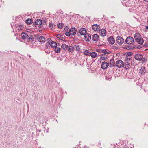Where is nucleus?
<instances>
[{
  "instance_id": "obj_24",
  "label": "nucleus",
  "mask_w": 148,
  "mask_h": 148,
  "mask_svg": "<svg viewBox=\"0 0 148 148\" xmlns=\"http://www.w3.org/2000/svg\"><path fill=\"white\" fill-rule=\"evenodd\" d=\"M35 23L37 25H40L42 23L41 20L40 19H38L36 21Z\"/></svg>"
},
{
  "instance_id": "obj_4",
  "label": "nucleus",
  "mask_w": 148,
  "mask_h": 148,
  "mask_svg": "<svg viewBox=\"0 0 148 148\" xmlns=\"http://www.w3.org/2000/svg\"><path fill=\"white\" fill-rule=\"evenodd\" d=\"M116 41L119 45H121L124 42V40L121 36H118L116 38Z\"/></svg>"
},
{
  "instance_id": "obj_50",
  "label": "nucleus",
  "mask_w": 148,
  "mask_h": 148,
  "mask_svg": "<svg viewBox=\"0 0 148 148\" xmlns=\"http://www.w3.org/2000/svg\"><path fill=\"white\" fill-rule=\"evenodd\" d=\"M101 45H99L98 46H101Z\"/></svg>"
},
{
  "instance_id": "obj_17",
  "label": "nucleus",
  "mask_w": 148,
  "mask_h": 148,
  "mask_svg": "<svg viewBox=\"0 0 148 148\" xmlns=\"http://www.w3.org/2000/svg\"><path fill=\"white\" fill-rule=\"evenodd\" d=\"M142 47H123V48L128 50H132L136 48L139 49L141 48Z\"/></svg>"
},
{
  "instance_id": "obj_18",
  "label": "nucleus",
  "mask_w": 148,
  "mask_h": 148,
  "mask_svg": "<svg viewBox=\"0 0 148 148\" xmlns=\"http://www.w3.org/2000/svg\"><path fill=\"white\" fill-rule=\"evenodd\" d=\"M63 48L64 49H67L69 51L71 52H73L75 49L74 47H65V48Z\"/></svg>"
},
{
  "instance_id": "obj_21",
  "label": "nucleus",
  "mask_w": 148,
  "mask_h": 148,
  "mask_svg": "<svg viewBox=\"0 0 148 148\" xmlns=\"http://www.w3.org/2000/svg\"><path fill=\"white\" fill-rule=\"evenodd\" d=\"M102 53L103 54L106 55V54H110L111 53V51H110L108 50L107 49H103L102 50Z\"/></svg>"
},
{
  "instance_id": "obj_3",
  "label": "nucleus",
  "mask_w": 148,
  "mask_h": 148,
  "mask_svg": "<svg viewBox=\"0 0 148 148\" xmlns=\"http://www.w3.org/2000/svg\"><path fill=\"white\" fill-rule=\"evenodd\" d=\"M21 36L22 38L23 39L27 40L28 41H32V39L31 38V35L28 36L27 34L25 32H23L21 34Z\"/></svg>"
},
{
  "instance_id": "obj_47",
  "label": "nucleus",
  "mask_w": 148,
  "mask_h": 148,
  "mask_svg": "<svg viewBox=\"0 0 148 148\" xmlns=\"http://www.w3.org/2000/svg\"><path fill=\"white\" fill-rule=\"evenodd\" d=\"M48 43H49L50 44V40H49L48 41Z\"/></svg>"
},
{
  "instance_id": "obj_30",
  "label": "nucleus",
  "mask_w": 148,
  "mask_h": 148,
  "mask_svg": "<svg viewBox=\"0 0 148 148\" xmlns=\"http://www.w3.org/2000/svg\"><path fill=\"white\" fill-rule=\"evenodd\" d=\"M97 56V54L95 52H93L92 53H90V56H91V57L95 58Z\"/></svg>"
},
{
  "instance_id": "obj_36",
  "label": "nucleus",
  "mask_w": 148,
  "mask_h": 148,
  "mask_svg": "<svg viewBox=\"0 0 148 148\" xmlns=\"http://www.w3.org/2000/svg\"><path fill=\"white\" fill-rule=\"evenodd\" d=\"M58 27L60 29H62L63 27L62 24L60 23H59L58 25Z\"/></svg>"
},
{
  "instance_id": "obj_5",
  "label": "nucleus",
  "mask_w": 148,
  "mask_h": 148,
  "mask_svg": "<svg viewBox=\"0 0 148 148\" xmlns=\"http://www.w3.org/2000/svg\"><path fill=\"white\" fill-rule=\"evenodd\" d=\"M134 40V39L131 36H129L127 38L125 41L127 44L131 45L133 43Z\"/></svg>"
},
{
  "instance_id": "obj_43",
  "label": "nucleus",
  "mask_w": 148,
  "mask_h": 148,
  "mask_svg": "<svg viewBox=\"0 0 148 148\" xmlns=\"http://www.w3.org/2000/svg\"><path fill=\"white\" fill-rule=\"evenodd\" d=\"M114 50H117L118 49V47H112Z\"/></svg>"
},
{
  "instance_id": "obj_14",
  "label": "nucleus",
  "mask_w": 148,
  "mask_h": 148,
  "mask_svg": "<svg viewBox=\"0 0 148 148\" xmlns=\"http://www.w3.org/2000/svg\"><path fill=\"white\" fill-rule=\"evenodd\" d=\"M84 39L86 41H89L91 39V36L89 34H86L84 35Z\"/></svg>"
},
{
  "instance_id": "obj_42",
  "label": "nucleus",
  "mask_w": 148,
  "mask_h": 148,
  "mask_svg": "<svg viewBox=\"0 0 148 148\" xmlns=\"http://www.w3.org/2000/svg\"><path fill=\"white\" fill-rule=\"evenodd\" d=\"M144 46H148V42H145Z\"/></svg>"
},
{
  "instance_id": "obj_32",
  "label": "nucleus",
  "mask_w": 148,
  "mask_h": 148,
  "mask_svg": "<svg viewBox=\"0 0 148 148\" xmlns=\"http://www.w3.org/2000/svg\"><path fill=\"white\" fill-rule=\"evenodd\" d=\"M121 147L122 148H128L127 145L125 143H123L121 144Z\"/></svg>"
},
{
  "instance_id": "obj_9",
  "label": "nucleus",
  "mask_w": 148,
  "mask_h": 148,
  "mask_svg": "<svg viewBox=\"0 0 148 148\" xmlns=\"http://www.w3.org/2000/svg\"><path fill=\"white\" fill-rule=\"evenodd\" d=\"M99 34L101 36L104 37L106 36V32L104 29H102L100 30Z\"/></svg>"
},
{
  "instance_id": "obj_8",
  "label": "nucleus",
  "mask_w": 148,
  "mask_h": 148,
  "mask_svg": "<svg viewBox=\"0 0 148 148\" xmlns=\"http://www.w3.org/2000/svg\"><path fill=\"white\" fill-rule=\"evenodd\" d=\"M109 65L108 63L104 61L102 62L101 65V68L103 69H106L107 68Z\"/></svg>"
},
{
  "instance_id": "obj_26",
  "label": "nucleus",
  "mask_w": 148,
  "mask_h": 148,
  "mask_svg": "<svg viewBox=\"0 0 148 148\" xmlns=\"http://www.w3.org/2000/svg\"><path fill=\"white\" fill-rule=\"evenodd\" d=\"M136 40L137 42L141 45H142L144 42V40L143 39L141 38L139 39L138 40Z\"/></svg>"
},
{
  "instance_id": "obj_7",
  "label": "nucleus",
  "mask_w": 148,
  "mask_h": 148,
  "mask_svg": "<svg viewBox=\"0 0 148 148\" xmlns=\"http://www.w3.org/2000/svg\"><path fill=\"white\" fill-rule=\"evenodd\" d=\"M100 26L97 24H94L92 25V29L95 31H98L100 30Z\"/></svg>"
},
{
  "instance_id": "obj_1",
  "label": "nucleus",
  "mask_w": 148,
  "mask_h": 148,
  "mask_svg": "<svg viewBox=\"0 0 148 148\" xmlns=\"http://www.w3.org/2000/svg\"><path fill=\"white\" fill-rule=\"evenodd\" d=\"M135 59L138 61H141L142 63H144L147 61L145 56L140 53L136 54L134 56Z\"/></svg>"
},
{
  "instance_id": "obj_27",
  "label": "nucleus",
  "mask_w": 148,
  "mask_h": 148,
  "mask_svg": "<svg viewBox=\"0 0 148 148\" xmlns=\"http://www.w3.org/2000/svg\"><path fill=\"white\" fill-rule=\"evenodd\" d=\"M136 40L137 42L141 45H142L144 42V40L143 39L141 38L139 39L138 40Z\"/></svg>"
},
{
  "instance_id": "obj_15",
  "label": "nucleus",
  "mask_w": 148,
  "mask_h": 148,
  "mask_svg": "<svg viewBox=\"0 0 148 148\" xmlns=\"http://www.w3.org/2000/svg\"><path fill=\"white\" fill-rule=\"evenodd\" d=\"M141 38V36L139 33H136L134 34V38L135 40H138Z\"/></svg>"
},
{
  "instance_id": "obj_33",
  "label": "nucleus",
  "mask_w": 148,
  "mask_h": 148,
  "mask_svg": "<svg viewBox=\"0 0 148 148\" xmlns=\"http://www.w3.org/2000/svg\"><path fill=\"white\" fill-rule=\"evenodd\" d=\"M57 45V43L54 41H52L51 42V46H56Z\"/></svg>"
},
{
  "instance_id": "obj_22",
  "label": "nucleus",
  "mask_w": 148,
  "mask_h": 148,
  "mask_svg": "<svg viewBox=\"0 0 148 148\" xmlns=\"http://www.w3.org/2000/svg\"><path fill=\"white\" fill-rule=\"evenodd\" d=\"M42 47V48H43L42 49H44V51L45 52L47 53H49L50 52V50H49V47Z\"/></svg>"
},
{
  "instance_id": "obj_54",
  "label": "nucleus",
  "mask_w": 148,
  "mask_h": 148,
  "mask_svg": "<svg viewBox=\"0 0 148 148\" xmlns=\"http://www.w3.org/2000/svg\"><path fill=\"white\" fill-rule=\"evenodd\" d=\"M40 49H42V48H41Z\"/></svg>"
},
{
  "instance_id": "obj_16",
  "label": "nucleus",
  "mask_w": 148,
  "mask_h": 148,
  "mask_svg": "<svg viewBox=\"0 0 148 148\" xmlns=\"http://www.w3.org/2000/svg\"><path fill=\"white\" fill-rule=\"evenodd\" d=\"M108 42L109 43L111 44H113L115 42L114 38L112 36H110L108 38Z\"/></svg>"
},
{
  "instance_id": "obj_49",
  "label": "nucleus",
  "mask_w": 148,
  "mask_h": 148,
  "mask_svg": "<svg viewBox=\"0 0 148 148\" xmlns=\"http://www.w3.org/2000/svg\"><path fill=\"white\" fill-rule=\"evenodd\" d=\"M148 50V49H145V50Z\"/></svg>"
},
{
  "instance_id": "obj_37",
  "label": "nucleus",
  "mask_w": 148,
  "mask_h": 148,
  "mask_svg": "<svg viewBox=\"0 0 148 148\" xmlns=\"http://www.w3.org/2000/svg\"><path fill=\"white\" fill-rule=\"evenodd\" d=\"M126 55H127L128 56H130L132 55L133 53L132 52H129L126 53Z\"/></svg>"
},
{
  "instance_id": "obj_20",
  "label": "nucleus",
  "mask_w": 148,
  "mask_h": 148,
  "mask_svg": "<svg viewBox=\"0 0 148 148\" xmlns=\"http://www.w3.org/2000/svg\"><path fill=\"white\" fill-rule=\"evenodd\" d=\"M107 59V55L103 54L100 56L101 61V60H106Z\"/></svg>"
},
{
  "instance_id": "obj_2",
  "label": "nucleus",
  "mask_w": 148,
  "mask_h": 148,
  "mask_svg": "<svg viewBox=\"0 0 148 148\" xmlns=\"http://www.w3.org/2000/svg\"><path fill=\"white\" fill-rule=\"evenodd\" d=\"M131 58H130L128 56L126 57L124 60V65L123 67L126 69H128L131 66L132 62L130 61Z\"/></svg>"
},
{
  "instance_id": "obj_46",
  "label": "nucleus",
  "mask_w": 148,
  "mask_h": 148,
  "mask_svg": "<svg viewBox=\"0 0 148 148\" xmlns=\"http://www.w3.org/2000/svg\"><path fill=\"white\" fill-rule=\"evenodd\" d=\"M98 144L99 145H100L101 144V143H99Z\"/></svg>"
},
{
  "instance_id": "obj_53",
  "label": "nucleus",
  "mask_w": 148,
  "mask_h": 148,
  "mask_svg": "<svg viewBox=\"0 0 148 148\" xmlns=\"http://www.w3.org/2000/svg\"><path fill=\"white\" fill-rule=\"evenodd\" d=\"M147 66L148 67V64L147 65Z\"/></svg>"
},
{
  "instance_id": "obj_55",
  "label": "nucleus",
  "mask_w": 148,
  "mask_h": 148,
  "mask_svg": "<svg viewBox=\"0 0 148 148\" xmlns=\"http://www.w3.org/2000/svg\"><path fill=\"white\" fill-rule=\"evenodd\" d=\"M29 57H31L30 56V55H29Z\"/></svg>"
},
{
  "instance_id": "obj_45",
  "label": "nucleus",
  "mask_w": 148,
  "mask_h": 148,
  "mask_svg": "<svg viewBox=\"0 0 148 148\" xmlns=\"http://www.w3.org/2000/svg\"><path fill=\"white\" fill-rule=\"evenodd\" d=\"M144 1L146 2H148V0H144Z\"/></svg>"
},
{
  "instance_id": "obj_39",
  "label": "nucleus",
  "mask_w": 148,
  "mask_h": 148,
  "mask_svg": "<svg viewBox=\"0 0 148 148\" xmlns=\"http://www.w3.org/2000/svg\"><path fill=\"white\" fill-rule=\"evenodd\" d=\"M54 25L53 24H49V26L51 28H52L54 27Z\"/></svg>"
},
{
  "instance_id": "obj_48",
  "label": "nucleus",
  "mask_w": 148,
  "mask_h": 148,
  "mask_svg": "<svg viewBox=\"0 0 148 148\" xmlns=\"http://www.w3.org/2000/svg\"><path fill=\"white\" fill-rule=\"evenodd\" d=\"M146 28L148 29V26H147L146 27Z\"/></svg>"
},
{
  "instance_id": "obj_28",
  "label": "nucleus",
  "mask_w": 148,
  "mask_h": 148,
  "mask_svg": "<svg viewBox=\"0 0 148 148\" xmlns=\"http://www.w3.org/2000/svg\"><path fill=\"white\" fill-rule=\"evenodd\" d=\"M83 53L85 55L90 56V52L88 50H86L84 51Z\"/></svg>"
},
{
  "instance_id": "obj_6",
  "label": "nucleus",
  "mask_w": 148,
  "mask_h": 148,
  "mask_svg": "<svg viewBox=\"0 0 148 148\" xmlns=\"http://www.w3.org/2000/svg\"><path fill=\"white\" fill-rule=\"evenodd\" d=\"M115 65L119 68H121L123 66L124 62L121 60H118L116 62Z\"/></svg>"
},
{
  "instance_id": "obj_10",
  "label": "nucleus",
  "mask_w": 148,
  "mask_h": 148,
  "mask_svg": "<svg viewBox=\"0 0 148 148\" xmlns=\"http://www.w3.org/2000/svg\"><path fill=\"white\" fill-rule=\"evenodd\" d=\"M79 33L81 35H85L87 34V31L85 28H82L79 30Z\"/></svg>"
},
{
  "instance_id": "obj_25",
  "label": "nucleus",
  "mask_w": 148,
  "mask_h": 148,
  "mask_svg": "<svg viewBox=\"0 0 148 148\" xmlns=\"http://www.w3.org/2000/svg\"><path fill=\"white\" fill-rule=\"evenodd\" d=\"M51 47L52 48H54V47L55 51L57 53H58L60 52V50H61V48L59 47Z\"/></svg>"
},
{
  "instance_id": "obj_35",
  "label": "nucleus",
  "mask_w": 148,
  "mask_h": 148,
  "mask_svg": "<svg viewBox=\"0 0 148 148\" xmlns=\"http://www.w3.org/2000/svg\"><path fill=\"white\" fill-rule=\"evenodd\" d=\"M18 30H21L23 29V28H24V27L23 26V25H19V26L18 27Z\"/></svg>"
},
{
  "instance_id": "obj_29",
  "label": "nucleus",
  "mask_w": 148,
  "mask_h": 148,
  "mask_svg": "<svg viewBox=\"0 0 148 148\" xmlns=\"http://www.w3.org/2000/svg\"><path fill=\"white\" fill-rule=\"evenodd\" d=\"M38 40L40 42H44L45 41V38L43 36L40 37L39 38Z\"/></svg>"
},
{
  "instance_id": "obj_38",
  "label": "nucleus",
  "mask_w": 148,
  "mask_h": 148,
  "mask_svg": "<svg viewBox=\"0 0 148 148\" xmlns=\"http://www.w3.org/2000/svg\"><path fill=\"white\" fill-rule=\"evenodd\" d=\"M102 49H96V51L102 53Z\"/></svg>"
},
{
  "instance_id": "obj_12",
  "label": "nucleus",
  "mask_w": 148,
  "mask_h": 148,
  "mask_svg": "<svg viewBox=\"0 0 148 148\" xmlns=\"http://www.w3.org/2000/svg\"><path fill=\"white\" fill-rule=\"evenodd\" d=\"M99 38V36L97 34H95L93 35L92 39L93 41H97Z\"/></svg>"
},
{
  "instance_id": "obj_23",
  "label": "nucleus",
  "mask_w": 148,
  "mask_h": 148,
  "mask_svg": "<svg viewBox=\"0 0 148 148\" xmlns=\"http://www.w3.org/2000/svg\"><path fill=\"white\" fill-rule=\"evenodd\" d=\"M105 78L106 80H110L111 79L112 77L110 73L107 74L105 76Z\"/></svg>"
},
{
  "instance_id": "obj_19",
  "label": "nucleus",
  "mask_w": 148,
  "mask_h": 148,
  "mask_svg": "<svg viewBox=\"0 0 148 148\" xmlns=\"http://www.w3.org/2000/svg\"><path fill=\"white\" fill-rule=\"evenodd\" d=\"M108 64H110V67H112L114 66L115 65V62L114 60L113 59H111Z\"/></svg>"
},
{
  "instance_id": "obj_31",
  "label": "nucleus",
  "mask_w": 148,
  "mask_h": 148,
  "mask_svg": "<svg viewBox=\"0 0 148 148\" xmlns=\"http://www.w3.org/2000/svg\"><path fill=\"white\" fill-rule=\"evenodd\" d=\"M33 22V21L31 19H28L26 20V23L28 24H32Z\"/></svg>"
},
{
  "instance_id": "obj_51",
  "label": "nucleus",
  "mask_w": 148,
  "mask_h": 148,
  "mask_svg": "<svg viewBox=\"0 0 148 148\" xmlns=\"http://www.w3.org/2000/svg\"><path fill=\"white\" fill-rule=\"evenodd\" d=\"M59 58H58V59H57V60H59Z\"/></svg>"
},
{
  "instance_id": "obj_40",
  "label": "nucleus",
  "mask_w": 148,
  "mask_h": 148,
  "mask_svg": "<svg viewBox=\"0 0 148 148\" xmlns=\"http://www.w3.org/2000/svg\"><path fill=\"white\" fill-rule=\"evenodd\" d=\"M65 35L66 36H69L70 35H71L70 33V31L69 32H66V33H65Z\"/></svg>"
},
{
  "instance_id": "obj_41",
  "label": "nucleus",
  "mask_w": 148,
  "mask_h": 148,
  "mask_svg": "<svg viewBox=\"0 0 148 148\" xmlns=\"http://www.w3.org/2000/svg\"><path fill=\"white\" fill-rule=\"evenodd\" d=\"M79 47H75L76 50L77 51H80V48Z\"/></svg>"
},
{
  "instance_id": "obj_11",
  "label": "nucleus",
  "mask_w": 148,
  "mask_h": 148,
  "mask_svg": "<svg viewBox=\"0 0 148 148\" xmlns=\"http://www.w3.org/2000/svg\"><path fill=\"white\" fill-rule=\"evenodd\" d=\"M139 73L142 75H144L146 73V69L144 66L142 67L139 70Z\"/></svg>"
},
{
  "instance_id": "obj_34",
  "label": "nucleus",
  "mask_w": 148,
  "mask_h": 148,
  "mask_svg": "<svg viewBox=\"0 0 148 148\" xmlns=\"http://www.w3.org/2000/svg\"><path fill=\"white\" fill-rule=\"evenodd\" d=\"M121 143H118V144H114L113 145L111 144V145L112 146H113V148H115L117 147L118 146H119V145Z\"/></svg>"
},
{
  "instance_id": "obj_13",
  "label": "nucleus",
  "mask_w": 148,
  "mask_h": 148,
  "mask_svg": "<svg viewBox=\"0 0 148 148\" xmlns=\"http://www.w3.org/2000/svg\"><path fill=\"white\" fill-rule=\"evenodd\" d=\"M69 31L71 35H74L76 34L77 30L75 28H71L70 29Z\"/></svg>"
},
{
  "instance_id": "obj_52",
  "label": "nucleus",
  "mask_w": 148,
  "mask_h": 148,
  "mask_svg": "<svg viewBox=\"0 0 148 148\" xmlns=\"http://www.w3.org/2000/svg\"><path fill=\"white\" fill-rule=\"evenodd\" d=\"M145 124V125H146V124Z\"/></svg>"
},
{
  "instance_id": "obj_44",
  "label": "nucleus",
  "mask_w": 148,
  "mask_h": 148,
  "mask_svg": "<svg viewBox=\"0 0 148 148\" xmlns=\"http://www.w3.org/2000/svg\"><path fill=\"white\" fill-rule=\"evenodd\" d=\"M60 35H58L57 36V37H58V38H59L60 36Z\"/></svg>"
}]
</instances>
